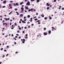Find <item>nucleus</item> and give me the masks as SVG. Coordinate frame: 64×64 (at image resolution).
<instances>
[{"label":"nucleus","instance_id":"50","mask_svg":"<svg viewBox=\"0 0 64 64\" xmlns=\"http://www.w3.org/2000/svg\"><path fill=\"white\" fill-rule=\"evenodd\" d=\"M39 35H40V37H41V34H39Z\"/></svg>","mask_w":64,"mask_h":64},{"label":"nucleus","instance_id":"35","mask_svg":"<svg viewBox=\"0 0 64 64\" xmlns=\"http://www.w3.org/2000/svg\"><path fill=\"white\" fill-rule=\"evenodd\" d=\"M6 47L7 48H9V46H6Z\"/></svg>","mask_w":64,"mask_h":64},{"label":"nucleus","instance_id":"59","mask_svg":"<svg viewBox=\"0 0 64 64\" xmlns=\"http://www.w3.org/2000/svg\"><path fill=\"white\" fill-rule=\"evenodd\" d=\"M16 54H17L18 53V52H16Z\"/></svg>","mask_w":64,"mask_h":64},{"label":"nucleus","instance_id":"47","mask_svg":"<svg viewBox=\"0 0 64 64\" xmlns=\"http://www.w3.org/2000/svg\"><path fill=\"white\" fill-rule=\"evenodd\" d=\"M26 18V16H24V19H25V18Z\"/></svg>","mask_w":64,"mask_h":64},{"label":"nucleus","instance_id":"40","mask_svg":"<svg viewBox=\"0 0 64 64\" xmlns=\"http://www.w3.org/2000/svg\"><path fill=\"white\" fill-rule=\"evenodd\" d=\"M14 6H16V4L14 3Z\"/></svg>","mask_w":64,"mask_h":64},{"label":"nucleus","instance_id":"48","mask_svg":"<svg viewBox=\"0 0 64 64\" xmlns=\"http://www.w3.org/2000/svg\"><path fill=\"white\" fill-rule=\"evenodd\" d=\"M27 37H28L27 36L26 37H25V38L26 39H27Z\"/></svg>","mask_w":64,"mask_h":64},{"label":"nucleus","instance_id":"43","mask_svg":"<svg viewBox=\"0 0 64 64\" xmlns=\"http://www.w3.org/2000/svg\"><path fill=\"white\" fill-rule=\"evenodd\" d=\"M8 55H9V54H7L6 55V56H8Z\"/></svg>","mask_w":64,"mask_h":64},{"label":"nucleus","instance_id":"64","mask_svg":"<svg viewBox=\"0 0 64 64\" xmlns=\"http://www.w3.org/2000/svg\"><path fill=\"white\" fill-rule=\"evenodd\" d=\"M11 24H12L11 23H10V25H11Z\"/></svg>","mask_w":64,"mask_h":64},{"label":"nucleus","instance_id":"36","mask_svg":"<svg viewBox=\"0 0 64 64\" xmlns=\"http://www.w3.org/2000/svg\"><path fill=\"white\" fill-rule=\"evenodd\" d=\"M0 50H3V48H2Z\"/></svg>","mask_w":64,"mask_h":64},{"label":"nucleus","instance_id":"33","mask_svg":"<svg viewBox=\"0 0 64 64\" xmlns=\"http://www.w3.org/2000/svg\"><path fill=\"white\" fill-rule=\"evenodd\" d=\"M6 7V6H2V8H5Z\"/></svg>","mask_w":64,"mask_h":64},{"label":"nucleus","instance_id":"41","mask_svg":"<svg viewBox=\"0 0 64 64\" xmlns=\"http://www.w3.org/2000/svg\"><path fill=\"white\" fill-rule=\"evenodd\" d=\"M5 57V56L4 55H3L2 56V57L4 58Z\"/></svg>","mask_w":64,"mask_h":64},{"label":"nucleus","instance_id":"14","mask_svg":"<svg viewBox=\"0 0 64 64\" xmlns=\"http://www.w3.org/2000/svg\"><path fill=\"white\" fill-rule=\"evenodd\" d=\"M59 8H58V9L59 10H60V8H61V6H59Z\"/></svg>","mask_w":64,"mask_h":64},{"label":"nucleus","instance_id":"25","mask_svg":"<svg viewBox=\"0 0 64 64\" xmlns=\"http://www.w3.org/2000/svg\"><path fill=\"white\" fill-rule=\"evenodd\" d=\"M15 11H17V10H18V9H17V8H15Z\"/></svg>","mask_w":64,"mask_h":64},{"label":"nucleus","instance_id":"49","mask_svg":"<svg viewBox=\"0 0 64 64\" xmlns=\"http://www.w3.org/2000/svg\"><path fill=\"white\" fill-rule=\"evenodd\" d=\"M28 11H29V12H30V11L31 10H30L29 9V10H28Z\"/></svg>","mask_w":64,"mask_h":64},{"label":"nucleus","instance_id":"52","mask_svg":"<svg viewBox=\"0 0 64 64\" xmlns=\"http://www.w3.org/2000/svg\"><path fill=\"white\" fill-rule=\"evenodd\" d=\"M10 2H11V3H13V1H10Z\"/></svg>","mask_w":64,"mask_h":64},{"label":"nucleus","instance_id":"38","mask_svg":"<svg viewBox=\"0 0 64 64\" xmlns=\"http://www.w3.org/2000/svg\"><path fill=\"white\" fill-rule=\"evenodd\" d=\"M23 40L24 41H25V39H24Z\"/></svg>","mask_w":64,"mask_h":64},{"label":"nucleus","instance_id":"23","mask_svg":"<svg viewBox=\"0 0 64 64\" xmlns=\"http://www.w3.org/2000/svg\"><path fill=\"white\" fill-rule=\"evenodd\" d=\"M16 6H17L18 5V3H16Z\"/></svg>","mask_w":64,"mask_h":64},{"label":"nucleus","instance_id":"24","mask_svg":"<svg viewBox=\"0 0 64 64\" xmlns=\"http://www.w3.org/2000/svg\"><path fill=\"white\" fill-rule=\"evenodd\" d=\"M4 22H5V20H3L2 21V23H4Z\"/></svg>","mask_w":64,"mask_h":64},{"label":"nucleus","instance_id":"19","mask_svg":"<svg viewBox=\"0 0 64 64\" xmlns=\"http://www.w3.org/2000/svg\"><path fill=\"white\" fill-rule=\"evenodd\" d=\"M6 22H4V23H3V25H5Z\"/></svg>","mask_w":64,"mask_h":64},{"label":"nucleus","instance_id":"60","mask_svg":"<svg viewBox=\"0 0 64 64\" xmlns=\"http://www.w3.org/2000/svg\"><path fill=\"white\" fill-rule=\"evenodd\" d=\"M19 23L20 24L21 23V21H20Z\"/></svg>","mask_w":64,"mask_h":64},{"label":"nucleus","instance_id":"44","mask_svg":"<svg viewBox=\"0 0 64 64\" xmlns=\"http://www.w3.org/2000/svg\"><path fill=\"white\" fill-rule=\"evenodd\" d=\"M5 24H6V25H8V24H7V23H6V22Z\"/></svg>","mask_w":64,"mask_h":64},{"label":"nucleus","instance_id":"10","mask_svg":"<svg viewBox=\"0 0 64 64\" xmlns=\"http://www.w3.org/2000/svg\"><path fill=\"white\" fill-rule=\"evenodd\" d=\"M12 13V12H10L9 14H8L9 15H10V14H11V13Z\"/></svg>","mask_w":64,"mask_h":64},{"label":"nucleus","instance_id":"56","mask_svg":"<svg viewBox=\"0 0 64 64\" xmlns=\"http://www.w3.org/2000/svg\"><path fill=\"white\" fill-rule=\"evenodd\" d=\"M28 24H30V22H27Z\"/></svg>","mask_w":64,"mask_h":64},{"label":"nucleus","instance_id":"62","mask_svg":"<svg viewBox=\"0 0 64 64\" xmlns=\"http://www.w3.org/2000/svg\"><path fill=\"white\" fill-rule=\"evenodd\" d=\"M17 32L18 33H19V31L18 30V31H17Z\"/></svg>","mask_w":64,"mask_h":64},{"label":"nucleus","instance_id":"37","mask_svg":"<svg viewBox=\"0 0 64 64\" xmlns=\"http://www.w3.org/2000/svg\"><path fill=\"white\" fill-rule=\"evenodd\" d=\"M62 23H63V21H62L61 22V24H62Z\"/></svg>","mask_w":64,"mask_h":64},{"label":"nucleus","instance_id":"46","mask_svg":"<svg viewBox=\"0 0 64 64\" xmlns=\"http://www.w3.org/2000/svg\"><path fill=\"white\" fill-rule=\"evenodd\" d=\"M12 37H13V36H14V35H13V34H12Z\"/></svg>","mask_w":64,"mask_h":64},{"label":"nucleus","instance_id":"55","mask_svg":"<svg viewBox=\"0 0 64 64\" xmlns=\"http://www.w3.org/2000/svg\"><path fill=\"white\" fill-rule=\"evenodd\" d=\"M22 23H24V21H23V20H22Z\"/></svg>","mask_w":64,"mask_h":64},{"label":"nucleus","instance_id":"4","mask_svg":"<svg viewBox=\"0 0 64 64\" xmlns=\"http://www.w3.org/2000/svg\"><path fill=\"white\" fill-rule=\"evenodd\" d=\"M48 33H49V34H51V30H49L48 31Z\"/></svg>","mask_w":64,"mask_h":64},{"label":"nucleus","instance_id":"7","mask_svg":"<svg viewBox=\"0 0 64 64\" xmlns=\"http://www.w3.org/2000/svg\"><path fill=\"white\" fill-rule=\"evenodd\" d=\"M10 20V18H8V19L6 18V21H8V20Z\"/></svg>","mask_w":64,"mask_h":64},{"label":"nucleus","instance_id":"22","mask_svg":"<svg viewBox=\"0 0 64 64\" xmlns=\"http://www.w3.org/2000/svg\"><path fill=\"white\" fill-rule=\"evenodd\" d=\"M30 11H33V8H31L30 9Z\"/></svg>","mask_w":64,"mask_h":64},{"label":"nucleus","instance_id":"18","mask_svg":"<svg viewBox=\"0 0 64 64\" xmlns=\"http://www.w3.org/2000/svg\"><path fill=\"white\" fill-rule=\"evenodd\" d=\"M39 0H37L36 1V2H39Z\"/></svg>","mask_w":64,"mask_h":64},{"label":"nucleus","instance_id":"9","mask_svg":"<svg viewBox=\"0 0 64 64\" xmlns=\"http://www.w3.org/2000/svg\"><path fill=\"white\" fill-rule=\"evenodd\" d=\"M16 13H17V15H19V14H18V12H16Z\"/></svg>","mask_w":64,"mask_h":64},{"label":"nucleus","instance_id":"42","mask_svg":"<svg viewBox=\"0 0 64 64\" xmlns=\"http://www.w3.org/2000/svg\"><path fill=\"white\" fill-rule=\"evenodd\" d=\"M19 30H21V28H19Z\"/></svg>","mask_w":64,"mask_h":64},{"label":"nucleus","instance_id":"31","mask_svg":"<svg viewBox=\"0 0 64 64\" xmlns=\"http://www.w3.org/2000/svg\"><path fill=\"white\" fill-rule=\"evenodd\" d=\"M49 19L50 20L52 19V18H51V17H50V18H49Z\"/></svg>","mask_w":64,"mask_h":64},{"label":"nucleus","instance_id":"45","mask_svg":"<svg viewBox=\"0 0 64 64\" xmlns=\"http://www.w3.org/2000/svg\"><path fill=\"white\" fill-rule=\"evenodd\" d=\"M4 51H5V52H6V51H7V50H4Z\"/></svg>","mask_w":64,"mask_h":64},{"label":"nucleus","instance_id":"32","mask_svg":"<svg viewBox=\"0 0 64 64\" xmlns=\"http://www.w3.org/2000/svg\"><path fill=\"white\" fill-rule=\"evenodd\" d=\"M14 39L15 40H17V39H16V38H14Z\"/></svg>","mask_w":64,"mask_h":64},{"label":"nucleus","instance_id":"58","mask_svg":"<svg viewBox=\"0 0 64 64\" xmlns=\"http://www.w3.org/2000/svg\"><path fill=\"white\" fill-rule=\"evenodd\" d=\"M18 38L19 39H20L21 38V37L20 36V37H18Z\"/></svg>","mask_w":64,"mask_h":64},{"label":"nucleus","instance_id":"12","mask_svg":"<svg viewBox=\"0 0 64 64\" xmlns=\"http://www.w3.org/2000/svg\"><path fill=\"white\" fill-rule=\"evenodd\" d=\"M30 17V15H28V18H29V17Z\"/></svg>","mask_w":64,"mask_h":64},{"label":"nucleus","instance_id":"30","mask_svg":"<svg viewBox=\"0 0 64 64\" xmlns=\"http://www.w3.org/2000/svg\"><path fill=\"white\" fill-rule=\"evenodd\" d=\"M40 20H37V22H40Z\"/></svg>","mask_w":64,"mask_h":64},{"label":"nucleus","instance_id":"28","mask_svg":"<svg viewBox=\"0 0 64 64\" xmlns=\"http://www.w3.org/2000/svg\"><path fill=\"white\" fill-rule=\"evenodd\" d=\"M14 25H15V26H17V24H16V23H15Z\"/></svg>","mask_w":64,"mask_h":64},{"label":"nucleus","instance_id":"63","mask_svg":"<svg viewBox=\"0 0 64 64\" xmlns=\"http://www.w3.org/2000/svg\"><path fill=\"white\" fill-rule=\"evenodd\" d=\"M34 11H36V10H35V9H34Z\"/></svg>","mask_w":64,"mask_h":64},{"label":"nucleus","instance_id":"6","mask_svg":"<svg viewBox=\"0 0 64 64\" xmlns=\"http://www.w3.org/2000/svg\"><path fill=\"white\" fill-rule=\"evenodd\" d=\"M6 3V1H4L3 2V3L4 4H5V3Z\"/></svg>","mask_w":64,"mask_h":64},{"label":"nucleus","instance_id":"5","mask_svg":"<svg viewBox=\"0 0 64 64\" xmlns=\"http://www.w3.org/2000/svg\"><path fill=\"white\" fill-rule=\"evenodd\" d=\"M49 5H50V4H48V3H47L46 6H49Z\"/></svg>","mask_w":64,"mask_h":64},{"label":"nucleus","instance_id":"13","mask_svg":"<svg viewBox=\"0 0 64 64\" xmlns=\"http://www.w3.org/2000/svg\"><path fill=\"white\" fill-rule=\"evenodd\" d=\"M26 10H28V9H29V8H28V7H26Z\"/></svg>","mask_w":64,"mask_h":64},{"label":"nucleus","instance_id":"17","mask_svg":"<svg viewBox=\"0 0 64 64\" xmlns=\"http://www.w3.org/2000/svg\"><path fill=\"white\" fill-rule=\"evenodd\" d=\"M47 17H46L44 18V19L45 20H47Z\"/></svg>","mask_w":64,"mask_h":64},{"label":"nucleus","instance_id":"54","mask_svg":"<svg viewBox=\"0 0 64 64\" xmlns=\"http://www.w3.org/2000/svg\"><path fill=\"white\" fill-rule=\"evenodd\" d=\"M62 10H64V8H62Z\"/></svg>","mask_w":64,"mask_h":64},{"label":"nucleus","instance_id":"39","mask_svg":"<svg viewBox=\"0 0 64 64\" xmlns=\"http://www.w3.org/2000/svg\"><path fill=\"white\" fill-rule=\"evenodd\" d=\"M12 28H13L14 27V26L13 25H12Z\"/></svg>","mask_w":64,"mask_h":64},{"label":"nucleus","instance_id":"61","mask_svg":"<svg viewBox=\"0 0 64 64\" xmlns=\"http://www.w3.org/2000/svg\"><path fill=\"white\" fill-rule=\"evenodd\" d=\"M14 45H15L16 44V42H14Z\"/></svg>","mask_w":64,"mask_h":64},{"label":"nucleus","instance_id":"27","mask_svg":"<svg viewBox=\"0 0 64 64\" xmlns=\"http://www.w3.org/2000/svg\"><path fill=\"white\" fill-rule=\"evenodd\" d=\"M49 7H47V9L48 10H49Z\"/></svg>","mask_w":64,"mask_h":64},{"label":"nucleus","instance_id":"2","mask_svg":"<svg viewBox=\"0 0 64 64\" xmlns=\"http://www.w3.org/2000/svg\"><path fill=\"white\" fill-rule=\"evenodd\" d=\"M21 9L22 10V12H23V11H24V8H21Z\"/></svg>","mask_w":64,"mask_h":64},{"label":"nucleus","instance_id":"11","mask_svg":"<svg viewBox=\"0 0 64 64\" xmlns=\"http://www.w3.org/2000/svg\"><path fill=\"white\" fill-rule=\"evenodd\" d=\"M22 4H23V2H22L21 3H20V5H22Z\"/></svg>","mask_w":64,"mask_h":64},{"label":"nucleus","instance_id":"8","mask_svg":"<svg viewBox=\"0 0 64 64\" xmlns=\"http://www.w3.org/2000/svg\"><path fill=\"white\" fill-rule=\"evenodd\" d=\"M41 16L42 17H44V15L42 14L41 15Z\"/></svg>","mask_w":64,"mask_h":64},{"label":"nucleus","instance_id":"51","mask_svg":"<svg viewBox=\"0 0 64 64\" xmlns=\"http://www.w3.org/2000/svg\"><path fill=\"white\" fill-rule=\"evenodd\" d=\"M25 36H28V34H26V35Z\"/></svg>","mask_w":64,"mask_h":64},{"label":"nucleus","instance_id":"16","mask_svg":"<svg viewBox=\"0 0 64 64\" xmlns=\"http://www.w3.org/2000/svg\"><path fill=\"white\" fill-rule=\"evenodd\" d=\"M44 30H46V28H44Z\"/></svg>","mask_w":64,"mask_h":64},{"label":"nucleus","instance_id":"20","mask_svg":"<svg viewBox=\"0 0 64 64\" xmlns=\"http://www.w3.org/2000/svg\"><path fill=\"white\" fill-rule=\"evenodd\" d=\"M30 1L31 2H33V1H34L35 0H30Z\"/></svg>","mask_w":64,"mask_h":64},{"label":"nucleus","instance_id":"57","mask_svg":"<svg viewBox=\"0 0 64 64\" xmlns=\"http://www.w3.org/2000/svg\"><path fill=\"white\" fill-rule=\"evenodd\" d=\"M38 24H40V22H38Z\"/></svg>","mask_w":64,"mask_h":64},{"label":"nucleus","instance_id":"53","mask_svg":"<svg viewBox=\"0 0 64 64\" xmlns=\"http://www.w3.org/2000/svg\"><path fill=\"white\" fill-rule=\"evenodd\" d=\"M36 15H38V13H36Z\"/></svg>","mask_w":64,"mask_h":64},{"label":"nucleus","instance_id":"21","mask_svg":"<svg viewBox=\"0 0 64 64\" xmlns=\"http://www.w3.org/2000/svg\"><path fill=\"white\" fill-rule=\"evenodd\" d=\"M20 16H22V17H23V15L22 14H21L20 15Z\"/></svg>","mask_w":64,"mask_h":64},{"label":"nucleus","instance_id":"3","mask_svg":"<svg viewBox=\"0 0 64 64\" xmlns=\"http://www.w3.org/2000/svg\"><path fill=\"white\" fill-rule=\"evenodd\" d=\"M44 35H47V33L46 32H44Z\"/></svg>","mask_w":64,"mask_h":64},{"label":"nucleus","instance_id":"29","mask_svg":"<svg viewBox=\"0 0 64 64\" xmlns=\"http://www.w3.org/2000/svg\"><path fill=\"white\" fill-rule=\"evenodd\" d=\"M25 43V41H22V43Z\"/></svg>","mask_w":64,"mask_h":64},{"label":"nucleus","instance_id":"26","mask_svg":"<svg viewBox=\"0 0 64 64\" xmlns=\"http://www.w3.org/2000/svg\"><path fill=\"white\" fill-rule=\"evenodd\" d=\"M9 6H10V7H11V6H12V5H11L10 4H9Z\"/></svg>","mask_w":64,"mask_h":64},{"label":"nucleus","instance_id":"1","mask_svg":"<svg viewBox=\"0 0 64 64\" xmlns=\"http://www.w3.org/2000/svg\"><path fill=\"white\" fill-rule=\"evenodd\" d=\"M30 2H29V1H28L27 3L26 4V5H28V6H29L30 5Z\"/></svg>","mask_w":64,"mask_h":64},{"label":"nucleus","instance_id":"15","mask_svg":"<svg viewBox=\"0 0 64 64\" xmlns=\"http://www.w3.org/2000/svg\"><path fill=\"white\" fill-rule=\"evenodd\" d=\"M34 20L35 21H36V20H38V18H35L34 19Z\"/></svg>","mask_w":64,"mask_h":64},{"label":"nucleus","instance_id":"34","mask_svg":"<svg viewBox=\"0 0 64 64\" xmlns=\"http://www.w3.org/2000/svg\"><path fill=\"white\" fill-rule=\"evenodd\" d=\"M56 2V0H54V2Z\"/></svg>","mask_w":64,"mask_h":64}]
</instances>
